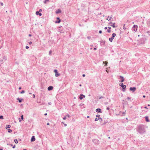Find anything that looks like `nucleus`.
Masks as SVG:
<instances>
[{"label":"nucleus","instance_id":"nucleus-1","mask_svg":"<svg viewBox=\"0 0 150 150\" xmlns=\"http://www.w3.org/2000/svg\"><path fill=\"white\" fill-rule=\"evenodd\" d=\"M137 131L141 134L144 133L146 131L145 127L142 125H139L138 126L137 129Z\"/></svg>","mask_w":150,"mask_h":150},{"label":"nucleus","instance_id":"nucleus-2","mask_svg":"<svg viewBox=\"0 0 150 150\" xmlns=\"http://www.w3.org/2000/svg\"><path fill=\"white\" fill-rule=\"evenodd\" d=\"M119 85L122 88V91L125 92L126 91L125 88L126 86L125 85H124L123 83H120Z\"/></svg>","mask_w":150,"mask_h":150},{"label":"nucleus","instance_id":"nucleus-3","mask_svg":"<svg viewBox=\"0 0 150 150\" xmlns=\"http://www.w3.org/2000/svg\"><path fill=\"white\" fill-rule=\"evenodd\" d=\"M116 34L115 33H113L112 35V36L111 38H109V40L110 42H112L113 40L114 39L115 37L116 36Z\"/></svg>","mask_w":150,"mask_h":150},{"label":"nucleus","instance_id":"nucleus-4","mask_svg":"<svg viewBox=\"0 0 150 150\" xmlns=\"http://www.w3.org/2000/svg\"><path fill=\"white\" fill-rule=\"evenodd\" d=\"M138 28V26L136 25H134L133 26V27L132 28V31L134 32H135L137 30Z\"/></svg>","mask_w":150,"mask_h":150},{"label":"nucleus","instance_id":"nucleus-5","mask_svg":"<svg viewBox=\"0 0 150 150\" xmlns=\"http://www.w3.org/2000/svg\"><path fill=\"white\" fill-rule=\"evenodd\" d=\"M145 43V41L144 38H142L139 40V44H144Z\"/></svg>","mask_w":150,"mask_h":150},{"label":"nucleus","instance_id":"nucleus-6","mask_svg":"<svg viewBox=\"0 0 150 150\" xmlns=\"http://www.w3.org/2000/svg\"><path fill=\"white\" fill-rule=\"evenodd\" d=\"M119 77L120 78L119 79H120V80L119 81L121 82H123L125 80L124 77L122 76H120Z\"/></svg>","mask_w":150,"mask_h":150},{"label":"nucleus","instance_id":"nucleus-7","mask_svg":"<svg viewBox=\"0 0 150 150\" xmlns=\"http://www.w3.org/2000/svg\"><path fill=\"white\" fill-rule=\"evenodd\" d=\"M54 71L55 73V76L56 77H58L60 75V74L58 73L57 70V69H54Z\"/></svg>","mask_w":150,"mask_h":150},{"label":"nucleus","instance_id":"nucleus-8","mask_svg":"<svg viewBox=\"0 0 150 150\" xmlns=\"http://www.w3.org/2000/svg\"><path fill=\"white\" fill-rule=\"evenodd\" d=\"M136 88L135 87H131L129 88V90L131 91H132L133 92H134L136 90Z\"/></svg>","mask_w":150,"mask_h":150},{"label":"nucleus","instance_id":"nucleus-9","mask_svg":"<svg viewBox=\"0 0 150 150\" xmlns=\"http://www.w3.org/2000/svg\"><path fill=\"white\" fill-rule=\"evenodd\" d=\"M85 96L82 94H81L80 95L79 98L80 100H82L84 98H85Z\"/></svg>","mask_w":150,"mask_h":150},{"label":"nucleus","instance_id":"nucleus-10","mask_svg":"<svg viewBox=\"0 0 150 150\" xmlns=\"http://www.w3.org/2000/svg\"><path fill=\"white\" fill-rule=\"evenodd\" d=\"M96 111L97 112H100L102 113V111L100 108H97L96 109Z\"/></svg>","mask_w":150,"mask_h":150},{"label":"nucleus","instance_id":"nucleus-11","mask_svg":"<svg viewBox=\"0 0 150 150\" xmlns=\"http://www.w3.org/2000/svg\"><path fill=\"white\" fill-rule=\"evenodd\" d=\"M57 20L55 22L56 23H59L61 22V20L59 17L57 18Z\"/></svg>","mask_w":150,"mask_h":150},{"label":"nucleus","instance_id":"nucleus-12","mask_svg":"<svg viewBox=\"0 0 150 150\" xmlns=\"http://www.w3.org/2000/svg\"><path fill=\"white\" fill-rule=\"evenodd\" d=\"M35 136H32L31 139V142H33L35 141Z\"/></svg>","mask_w":150,"mask_h":150},{"label":"nucleus","instance_id":"nucleus-13","mask_svg":"<svg viewBox=\"0 0 150 150\" xmlns=\"http://www.w3.org/2000/svg\"><path fill=\"white\" fill-rule=\"evenodd\" d=\"M53 87L52 86H49L48 88H47V89L48 91H51L53 89Z\"/></svg>","mask_w":150,"mask_h":150},{"label":"nucleus","instance_id":"nucleus-14","mask_svg":"<svg viewBox=\"0 0 150 150\" xmlns=\"http://www.w3.org/2000/svg\"><path fill=\"white\" fill-rule=\"evenodd\" d=\"M62 11L60 9H57L56 11V14H58L61 13Z\"/></svg>","mask_w":150,"mask_h":150},{"label":"nucleus","instance_id":"nucleus-15","mask_svg":"<svg viewBox=\"0 0 150 150\" xmlns=\"http://www.w3.org/2000/svg\"><path fill=\"white\" fill-rule=\"evenodd\" d=\"M36 15H39L40 16H42V13H40V12L38 11H37L36 12V13H35Z\"/></svg>","mask_w":150,"mask_h":150},{"label":"nucleus","instance_id":"nucleus-16","mask_svg":"<svg viewBox=\"0 0 150 150\" xmlns=\"http://www.w3.org/2000/svg\"><path fill=\"white\" fill-rule=\"evenodd\" d=\"M17 99L18 101L20 103H21L22 101V100H23V99L20 98H17Z\"/></svg>","mask_w":150,"mask_h":150},{"label":"nucleus","instance_id":"nucleus-17","mask_svg":"<svg viewBox=\"0 0 150 150\" xmlns=\"http://www.w3.org/2000/svg\"><path fill=\"white\" fill-rule=\"evenodd\" d=\"M145 118L146 121V122H149L150 121V120H149V119L148 117V116H146L145 117Z\"/></svg>","mask_w":150,"mask_h":150},{"label":"nucleus","instance_id":"nucleus-18","mask_svg":"<svg viewBox=\"0 0 150 150\" xmlns=\"http://www.w3.org/2000/svg\"><path fill=\"white\" fill-rule=\"evenodd\" d=\"M100 43H103V45H105V41H103L102 40H101L100 41Z\"/></svg>","mask_w":150,"mask_h":150},{"label":"nucleus","instance_id":"nucleus-19","mask_svg":"<svg viewBox=\"0 0 150 150\" xmlns=\"http://www.w3.org/2000/svg\"><path fill=\"white\" fill-rule=\"evenodd\" d=\"M93 142L96 143V142H98V140L97 139H94L93 140Z\"/></svg>","mask_w":150,"mask_h":150},{"label":"nucleus","instance_id":"nucleus-20","mask_svg":"<svg viewBox=\"0 0 150 150\" xmlns=\"http://www.w3.org/2000/svg\"><path fill=\"white\" fill-rule=\"evenodd\" d=\"M115 23H113L112 24V25H111V26L113 27V28H115L116 27L115 26Z\"/></svg>","mask_w":150,"mask_h":150},{"label":"nucleus","instance_id":"nucleus-21","mask_svg":"<svg viewBox=\"0 0 150 150\" xmlns=\"http://www.w3.org/2000/svg\"><path fill=\"white\" fill-rule=\"evenodd\" d=\"M11 127V126L10 125H6V129H7V128H9Z\"/></svg>","mask_w":150,"mask_h":150},{"label":"nucleus","instance_id":"nucleus-22","mask_svg":"<svg viewBox=\"0 0 150 150\" xmlns=\"http://www.w3.org/2000/svg\"><path fill=\"white\" fill-rule=\"evenodd\" d=\"M14 142L16 144H17L18 143V141L17 139H15L14 140Z\"/></svg>","mask_w":150,"mask_h":150},{"label":"nucleus","instance_id":"nucleus-23","mask_svg":"<svg viewBox=\"0 0 150 150\" xmlns=\"http://www.w3.org/2000/svg\"><path fill=\"white\" fill-rule=\"evenodd\" d=\"M100 117H99L98 118H96L95 119V121H97L99 120H100Z\"/></svg>","mask_w":150,"mask_h":150},{"label":"nucleus","instance_id":"nucleus-24","mask_svg":"<svg viewBox=\"0 0 150 150\" xmlns=\"http://www.w3.org/2000/svg\"><path fill=\"white\" fill-rule=\"evenodd\" d=\"M4 119V117L3 115H0V119Z\"/></svg>","mask_w":150,"mask_h":150},{"label":"nucleus","instance_id":"nucleus-25","mask_svg":"<svg viewBox=\"0 0 150 150\" xmlns=\"http://www.w3.org/2000/svg\"><path fill=\"white\" fill-rule=\"evenodd\" d=\"M49 1V0H45L44 1V4H46V3Z\"/></svg>","mask_w":150,"mask_h":150},{"label":"nucleus","instance_id":"nucleus-26","mask_svg":"<svg viewBox=\"0 0 150 150\" xmlns=\"http://www.w3.org/2000/svg\"><path fill=\"white\" fill-rule=\"evenodd\" d=\"M8 132L9 133H10L12 132V130L11 129H9L8 130Z\"/></svg>","mask_w":150,"mask_h":150},{"label":"nucleus","instance_id":"nucleus-27","mask_svg":"<svg viewBox=\"0 0 150 150\" xmlns=\"http://www.w3.org/2000/svg\"><path fill=\"white\" fill-rule=\"evenodd\" d=\"M103 62V63L106 64V65H105V66H106L107 65V63H108V62H107L106 61V62Z\"/></svg>","mask_w":150,"mask_h":150},{"label":"nucleus","instance_id":"nucleus-28","mask_svg":"<svg viewBox=\"0 0 150 150\" xmlns=\"http://www.w3.org/2000/svg\"><path fill=\"white\" fill-rule=\"evenodd\" d=\"M11 146H12V147L13 148H14L16 146H15V145L13 146V144H11Z\"/></svg>","mask_w":150,"mask_h":150},{"label":"nucleus","instance_id":"nucleus-29","mask_svg":"<svg viewBox=\"0 0 150 150\" xmlns=\"http://www.w3.org/2000/svg\"><path fill=\"white\" fill-rule=\"evenodd\" d=\"M25 92V91L24 90H23L21 92V93L23 94Z\"/></svg>","mask_w":150,"mask_h":150},{"label":"nucleus","instance_id":"nucleus-30","mask_svg":"<svg viewBox=\"0 0 150 150\" xmlns=\"http://www.w3.org/2000/svg\"><path fill=\"white\" fill-rule=\"evenodd\" d=\"M21 120H23V115H22L21 116Z\"/></svg>","mask_w":150,"mask_h":150},{"label":"nucleus","instance_id":"nucleus-31","mask_svg":"<svg viewBox=\"0 0 150 150\" xmlns=\"http://www.w3.org/2000/svg\"><path fill=\"white\" fill-rule=\"evenodd\" d=\"M100 115H97L96 116V117H98V118L100 117Z\"/></svg>","mask_w":150,"mask_h":150},{"label":"nucleus","instance_id":"nucleus-32","mask_svg":"<svg viewBox=\"0 0 150 150\" xmlns=\"http://www.w3.org/2000/svg\"><path fill=\"white\" fill-rule=\"evenodd\" d=\"M107 31L108 32V33H110L111 32L110 30V29H108L107 30Z\"/></svg>","mask_w":150,"mask_h":150},{"label":"nucleus","instance_id":"nucleus-33","mask_svg":"<svg viewBox=\"0 0 150 150\" xmlns=\"http://www.w3.org/2000/svg\"><path fill=\"white\" fill-rule=\"evenodd\" d=\"M52 52V51L51 50H50L49 52V55H51V53Z\"/></svg>","mask_w":150,"mask_h":150},{"label":"nucleus","instance_id":"nucleus-34","mask_svg":"<svg viewBox=\"0 0 150 150\" xmlns=\"http://www.w3.org/2000/svg\"><path fill=\"white\" fill-rule=\"evenodd\" d=\"M0 4H1V6H3V4L2 2H0Z\"/></svg>","mask_w":150,"mask_h":150},{"label":"nucleus","instance_id":"nucleus-35","mask_svg":"<svg viewBox=\"0 0 150 150\" xmlns=\"http://www.w3.org/2000/svg\"><path fill=\"white\" fill-rule=\"evenodd\" d=\"M67 118V117L66 116H65V117H64L63 119L64 120H65Z\"/></svg>","mask_w":150,"mask_h":150},{"label":"nucleus","instance_id":"nucleus-36","mask_svg":"<svg viewBox=\"0 0 150 150\" xmlns=\"http://www.w3.org/2000/svg\"><path fill=\"white\" fill-rule=\"evenodd\" d=\"M66 117H70V115L69 114H67V115H66Z\"/></svg>","mask_w":150,"mask_h":150},{"label":"nucleus","instance_id":"nucleus-37","mask_svg":"<svg viewBox=\"0 0 150 150\" xmlns=\"http://www.w3.org/2000/svg\"><path fill=\"white\" fill-rule=\"evenodd\" d=\"M99 33L100 34H101L102 33V31L101 30H100L99 31Z\"/></svg>","mask_w":150,"mask_h":150},{"label":"nucleus","instance_id":"nucleus-38","mask_svg":"<svg viewBox=\"0 0 150 150\" xmlns=\"http://www.w3.org/2000/svg\"><path fill=\"white\" fill-rule=\"evenodd\" d=\"M25 48L26 49H28L29 48V47L28 46H26Z\"/></svg>","mask_w":150,"mask_h":150},{"label":"nucleus","instance_id":"nucleus-39","mask_svg":"<svg viewBox=\"0 0 150 150\" xmlns=\"http://www.w3.org/2000/svg\"><path fill=\"white\" fill-rule=\"evenodd\" d=\"M127 98L128 100H130L131 99V98L129 97H128Z\"/></svg>","mask_w":150,"mask_h":150},{"label":"nucleus","instance_id":"nucleus-40","mask_svg":"<svg viewBox=\"0 0 150 150\" xmlns=\"http://www.w3.org/2000/svg\"><path fill=\"white\" fill-rule=\"evenodd\" d=\"M104 98V97L103 96H101L99 98V99H101L102 98Z\"/></svg>","mask_w":150,"mask_h":150},{"label":"nucleus","instance_id":"nucleus-41","mask_svg":"<svg viewBox=\"0 0 150 150\" xmlns=\"http://www.w3.org/2000/svg\"><path fill=\"white\" fill-rule=\"evenodd\" d=\"M87 38L88 39H90V38H91V37L88 36H87Z\"/></svg>","mask_w":150,"mask_h":150},{"label":"nucleus","instance_id":"nucleus-42","mask_svg":"<svg viewBox=\"0 0 150 150\" xmlns=\"http://www.w3.org/2000/svg\"><path fill=\"white\" fill-rule=\"evenodd\" d=\"M19 122H21V121H22V120H21V119L20 118H19Z\"/></svg>","mask_w":150,"mask_h":150},{"label":"nucleus","instance_id":"nucleus-43","mask_svg":"<svg viewBox=\"0 0 150 150\" xmlns=\"http://www.w3.org/2000/svg\"><path fill=\"white\" fill-rule=\"evenodd\" d=\"M99 120L101 122V121H102L103 119L102 118H100V120Z\"/></svg>","mask_w":150,"mask_h":150},{"label":"nucleus","instance_id":"nucleus-44","mask_svg":"<svg viewBox=\"0 0 150 150\" xmlns=\"http://www.w3.org/2000/svg\"><path fill=\"white\" fill-rule=\"evenodd\" d=\"M42 11V10L41 9H40L39 10V11H38L39 12H41Z\"/></svg>","mask_w":150,"mask_h":150},{"label":"nucleus","instance_id":"nucleus-45","mask_svg":"<svg viewBox=\"0 0 150 150\" xmlns=\"http://www.w3.org/2000/svg\"><path fill=\"white\" fill-rule=\"evenodd\" d=\"M48 104L49 105H51L52 104V103L50 102H49L48 103Z\"/></svg>","mask_w":150,"mask_h":150},{"label":"nucleus","instance_id":"nucleus-46","mask_svg":"<svg viewBox=\"0 0 150 150\" xmlns=\"http://www.w3.org/2000/svg\"><path fill=\"white\" fill-rule=\"evenodd\" d=\"M32 42H28V43L29 45H30L32 44Z\"/></svg>","mask_w":150,"mask_h":150},{"label":"nucleus","instance_id":"nucleus-47","mask_svg":"<svg viewBox=\"0 0 150 150\" xmlns=\"http://www.w3.org/2000/svg\"><path fill=\"white\" fill-rule=\"evenodd\" d=\"M93 50H97V48L96 47H95L94 48Z\"/></svg>","mask_w":150,"mask_h":150},{"label":"nucleus","instance_id":"nucleus-48","mask_svg":"<svg viewBox=\"0 0 150 150\" xmlns=\"http://www.w3.org/2000/svg\"><path fill=\"white\" fill-rule=\"evenodd\" d=\"M109 109H110L109 108V107H108L107 108H106V110H109Z\"/></svg>","mask_w":150,"mask_h":150},{"label":"nucleus","instance_id":"nucleus-49","mask_svg":"<svg viewBox=\"0 0 150 150\" xmlns=\"http://www.w3.org/2000/svg\"><path fill=\"white\" fill-rule=\"evenodd\" d=\"M33 98H34L35 97V96L34 94L33 95Z\"/></svg>","mask_w":150,"mask_h":150},{"label":"nucleus","instance_id":"nucleus-50","mask_svg":"<svg viewBox=\"0 0 150 150\" xmlns=\"http://www.w3.org/2000/svg\"><path fill=\"white\" fill-rule=\"evenodd\" d=\"M82 76L83 77H84L85 76V74H83L82 75Z\"/></svg>","mask_w":150,"mask_h":150},{"label":"nucleus","instance_id":"nucleus-51","mask_svg":"<svg viewBox=\"0 0 150 150\" xmlns=\"http://www.w3.org/2000/svg\"><path fill=\"white\" fill-rule=\"evenodd\" d=\"M144 108H146V109H148V108H147V107H146V106H145L144 107Z\"/></svg>","mask_w":150,"mask_h":150},{"label":"nucleus","instance_id":"nucleus-52","mask_svg":"<svg viewBox=\"0 0 150 150\" xmlns=\"http://www.w3.org/2000/svg\"><path fill=\"white\" fill-rule=\"evenodd\" d=\"M108 28V27H105L104 29L105 30L107 29Z\"/></svg>","mask_w":150,"mask_h":150},{"label":"nucleus","instance_id":"nucleus-53","mask_svg":"<svg viewBox=\"0 0 150 150\" xmlns=\"http://www.w3.org/2000/svg\"><path fill=\"white\" fill-rule=\"evenodd\" d=\"M122 113V114L125 115V112H123Z\"/></svg>","mask_w":150,"mask_h":150},{"label":"nucleus","instance_id":"nucleus-54","mask_svg":"<svg viewBox=\"0 0 150 150\" xmlns=\"http://www.w3.org/2000/svg\"><path fill=\"white\" fill-rule=\"evenodd\" d=\"M108 29H110H110H111V28L110 27H108Z\"/></svg>","mask_w":150,"mask_h":150},{"label":"nucleus","instance_id":"nucleus-55","mask_svg":"<svg viewBox=\"0 0 150 150\" xmlns=\"http://www.w3.org/2000/svg\"><path fill=\"white\" fill-rule=\"evenodd\" d=\"M18 89H19V90H21V87H19V88Z\"/></svg>","mask_w":150,"mask_h":150},{"label":"nucleus","instance_id":"nucleus-56","mask_svg":"<svg viewBox=\"0 0 150 150\" xmlns=\"http://www.w3.org/2000/svg\"><path fill=\"white\" fill-rule=\"evenodd\" d=\"M111 18H112V16H111V17H110V18L109 19V20H108V21H110V19H111Z\"/></svg>","mask_w":150,"mask_h":150},{"label":"nucleus","instance_id":"nucleus-57","mask_svg":"<svg viewBox=\"0 0 150 150\" xmlns=\"http://www.w3.org/2000/svg\"><path fill=\"white\" fill-rule=\"evenodd\" d=\"M47 125H50V123H47Z\"/></svg>","mask_w":150,"mask_h":150},{"label":"nucleus","instance_id":"nucleus-58","mask_svg":"<svg viewBox=\"0 0 150 150\" xmlns=\"http://www.w3.org/2000/svg\"><path fill=\"white\" fill-rule=\"evenodd\" d=\"M123 28L124 30H125L126 29V28L125 27H123Z\"/></svg>","mask_w":150,"mask_h":150},{"label":"nucleus","instance_id":"nucleus-59","mask_svg":"<svg viewBox=\"0 0 150 150\" xmlns=\"http://www.w3.org/2000/svg\"><path fill=\"white\" fill-rule=\"evenodd\" d=\"M143 98H145L146 97V96L145 95H144V96H143Z\"/></svg>","mask_w":150,"mask_h":150},{"label":"nucleus","instance_id":"nucleus-60","mask_svg":"<svg viewBox=\"0 0 150 150\" xmlns=\"http://www.w3.org/2000/svg\"><path fill=\"white\" fill-rule=\"evenodd\" d=\"M47 115V113H45V114H44V115Z\"/></svg>","mask_w":150,"mask_h":150},{"label":"nucleus","instance_id":"nucleus-61","mask_svg":"<svg viewBox=\"0 0 150 150\" xmlns=\"http://www.w3.org/2000/svg\"><path fill=\"white\" fill-rule=\"evenodd\" d=\"M67 125V124H64V126H65V127Z\"/></svg>","mask_w":150,"mask_h":150},{"label":"nucleus","instance_id":"nucleus-62","mask_svg":"<svg viewBox=\"0 0 150 150\" xmlns=\"http://www.w3.org/2000/svg\"><path fill=\"white\" fill-rule=\"evenodd\" d=\"M29 36H31V34H30L29 35Z\"/></svg>","mask_w":150,"mask_h":150},{"label":"nucleus","instance_id":"nucleus-63","mask_svg":"<svg viewBox=\"0 0 150 150\" xmlns=\"http://www.w3.org/2000/svg\"><path fill=\"white\" fill-rule=\"evenodd\" d=\"M23 150H27V149H23Z\"/></svg>","mask_w":150,"mask_h":150},{"label":"nucleus","instance_id":"nucleus-64","mask_svg":"<svg viewBox=\"0 0 150 150\" xmlns=\"http://www.w3.org/2000/svg\"><path fill=\"white\" fill-rule=\"evenodd\" d=\"M149 22L150 23V20H149Z\"/></svg>","mask_w":150,"mask_h":150}]
</instances>
